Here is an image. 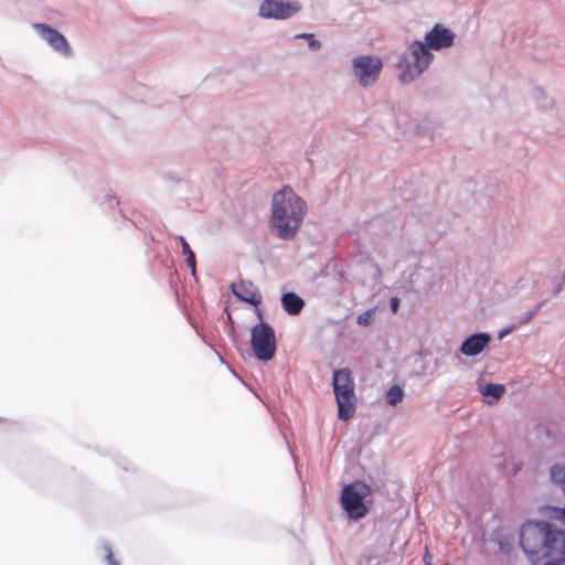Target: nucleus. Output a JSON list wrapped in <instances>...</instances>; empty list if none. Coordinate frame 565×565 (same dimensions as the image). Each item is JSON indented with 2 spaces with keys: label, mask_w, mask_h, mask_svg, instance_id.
Masks as SVG:
<instances>
[{
  "label": "nucleus",
  "mask_w": 565,
  "mask_h": 565,
  "mask_svg": "<svg viewBox=\"0 0 565 565\" xmlns=\"http://www.w3.org/2000/svg\"><path fill=\"white\" fill-rule=\"evenodd\" d=\"M520 544L527 557L537 563L565 554V531L545 521H529L520 531Z\"/></svg>",
  "instance_id": "nucleus-1"
},
{
  "label": "nucleus",
  "mask_w": 565,
  "mask_h": 565,
  "mask_svg": "<svg viewBox=\"0 0 565 565\" xmlns=\"http://www.w3.org/2000/svg\"><path fill=\"white\" fill-rule=\"evenodd\" d=\"M307 213L306 202L290 186L273 196L270 226L280 238H292Z\"/></svg>",
  "instance_id": "nucleus-2"
},
{
  "label": "nucleus",
  "mask_w": 565,
  "mask_h": 565,
  "mask_svg": "<svg viewBox=\"0 0 565 565\" xmlns=\"http://www.w3.org/2000/svg\"><path fill=\"white\" fill-rule=\"evenodd\" d=\"M433 57V53L424 42H412L408 46V53L404 54L398 63L401 81L409 83L420 76L428 68Z\"/></svg>",
  "instance_id": "nucleus-3"
},
{
  "label": "nucleus",
  "mask_w": 565,
  "mask_h": 565,
  "mask_svg": "<svg viewBox=\"0 0 565 565\" xmlns=\"http://www.w3.org/2000/svg\"><path fill=\"white\" fill-rule=\"evenodd\" d=\"M354 380L349 369H340L333 373V391L338 404V416L342 420L350 419L355 412Z\"/></svg>",
  "instance_id": "nucleus-4"
},
{
  "label": "nucleus",
  "mask_w": 565,
  "mask_h": 565,
  "mask_svg": "<svg viewBox=\"0 0 565 565\" xmlns=\"http://www.w3.org/2000/svg\"><path fill=\"white\" fill-rule=\"evenodd\" d=\"M371 493L370 487L361 481L347 484L342 489L341 503L351 519L359 520L369 512L364 499Z\"/></svg>",
  "instance_id": "nucleus-5"
},
{
  "label": "nucleus",
  "mask_w": 565,
  "mask_h": 565,
  "mask_svg": "<svg viewBox=\"0 0 565 565\" xmlns=\"http://www.w3.org/2000/svg\"><path fill=\"white\" fill-rule=\"evenodd\" d=\"M250 344L255 356L262 361H269L276 352V338L274 329L260 322L252 328Z\"/></svg>",
  "instance_id": "nucleus-6"
},
{
  "label": "nucleus",
  "mask_w": 565,
  "mask_h": 565,
  "mask_svg": "<svg viewBox=\"0 0 565 565\" xmlns=\"http://www.w3.org/2000/svg\"><path fill=\"white\" fill-rule=\"evenodd\" d=\"M382 66V61L377 56H359L353 61L354 74L364 87L377 81Z\"/></svg>",
  "instance_id": "nucleus-7"
},
{
  "label": "nucleus",
  "mask_w": 565,
  "mask_h": 565,
  "mask_svg": "<svg viewBox=\"0 0 565 565\" xmlns=\"http://www.w3.org/2000/svg\"><path fill=\"white\" fill-rule=\"evenodd\" d=\"M300 10V3L295 0H264L259 8V14L267 19L285 20Z\"/></svg>",
  "instance_id": "nucleus-8"
},
{
  "label": "nucleus",
  "mask_w": 565,
  "mask_h": 565,
  "mask_svg": "<svg viewBox=\"0 0 565 565\" xmlns=\"http://www.w3.org/2000/svg\"><path fill=\"white\" fill-rule=\"evenodd\" d=\"M456 34L441 23H436L433 29L425 35L424 44L429 50L440 51L454 45Z\"/></svg>",
  "instance_id": "nucleus-9"
},
{
  "label": "nucleus",
  "mask_w": 565,
  "mask_h": 565,
  "mask_svg": "<svg viewBox=\"0 0 565 565\" xmlns=\"http://www.w3.org/2000/svg\"><path fill=\"white\" fill-rule=\"evenodd\" d=\"M34 28L54 50L66 56L71 54L68 42L62 33L43 23H36Z\"/></svg>",
  "instance_id": "nucleus-10"
},
{
  "label": "nucleus",
  "mask_w": 565,
  "mask_h": 565,
  "mask_svg": "<svg viewBox=\"0 0 565 565\" xmlns=\"http://www.w3.org/2000/svg\"><path fill=\"white\" fill-rule=\"evenodd\" d=\"M231 289L237 298L245 302L254 306H258L262 302V295L253 282L239 281L232 284Z\"/></svg>",
  "instance_id": "nucleus-11"
},
{
  "label": "nucleus",
  "mask_w": 565,
  "mask_h": 565,
  "mask_svg": "<svg viewBox=\"0 0 565 565\" xmlns=\"http://www.w3.org/2000/svg\"><path fill=\"white\" fill-rule=\"evenodd\" d=\"M489 342L490 335L487 333L472 334L462 342L460 351L467 356H475L481 353Z\"/></svg>",
  "instance_id": "nucleus-12"
},
{
  "label": "nucleus",
  "mask_w": 565,
  "mask_h": 565,
  "mask_svg": "<svg viewBox=\"0 0 565 565\" xmlns=\"http://www.w3.org/2000/svg\"><path fill=\"white\" fill-rule=\"evenodd\" d=\"M284 309L289 315H298L303 308V300L294 292H287L281 298Z\"/></svg>",
  "instance_id": "nucleus-13"
},
{
  "label": "nucleus",
  "mask_w": 565,
  "mask_h": 565,
  "mask_svg": "<svg viewBox=\"0 0 565 565\" xmlns=\"http://www.w3.org/2000/svg\"><path fill=\"white\" fill-rule=\"evenodd\" d=\"M505 392V387L502 384H487L481 388V394L487 397H492L498 401Z\"/></svg>",
  "instance_id": "nucleus-14"
},
{
  "label": "nucleus",
  "mask_w": 565,
  "mask_h": 565,
  "mask_svg": "<svg viewBox=\"0 0 565 565\" xmlns=\"http://www.w3.org/2000/svg\"><path fill=\"white\" fill-rule=\"evenodd\" d=\"M403 397H404V392H403L402 387H399L398 385L391 386L386 393L387 403L392 406H395L399 402H402Z\"/></svg>",
  "instance_id": "nucleus-15"
},
{
  "label": "nucleus",
  "mask_w": 565,
  "mask_h": 565,
  "mask_svg": "<svg viewBox=\"0 0 565 565\" xmlns=\"http://www.w3.org/2000/svg\"><path fill=\"white\" fill-rule=\"evenodd\" d=\"M551 477L553 481L558 483L562 490L565 492V466L563 465H554L551 468Z\"/></svg>",
  "instance_id": "nucleus-16"
},
{
  "label": "nucleus",
  "mask_w": 565,
  "mask_h": 565,
  "mask_svg": "<svg viewBox=\"0 0 565 565\" xmlns=\"http://www.w3.org/2000/svg\"><path fill=\"white\" fill-rule=\"evenodd\" d=\"M182 254L184 256V263L188 268L191 269V274L195 276L196 267H195V255L193 249H182Z\"/></svg>",
  "instance_id": "nucleus-17"
},
{
  "label": "nucleus",
  "mask_w": 565,
  "mask_h": 565,
  "mask_svg": "<svg viewBox=\"0 0 565 565\" xmlns=\"http://www.w3.org/2000/svg\"><path fill=\"white\" fill-rule=\"evenodd\" d=\"M356 321L360 326H363V327L370 326L373 321V311L372 310L364 311L363 313L358 316Z\"/></svg>",
  "instance_id": "nucleus-18"
},
{
  "label": "nucleus",
  "mask_w": 565,
  "mask_h": 565,
  "mask_svg": "<svg viewBox=\"0 0 565 565\" xmlns=\"http://www.w3.org/2000/svg\"><path fill=\"white\" fill-rule=\"evenodd\" d=\"M105 552H106V559L108 562V565H119L109 546L105 547Z\"/></svg>",
  "instance_id": "nucleus-19"
},
{
  "label": "nucleus",
  "mask_w": 565,
  "mask_h": 565,
  "mask_svg": "<svg viewBox=\"0 0 565 565\" xmlns=\"http://www.w3.org/2000/svg\"><path fill=\"white\" fill-rule=\"evenodd\" d=\"M544 565H565V554L563 556L548 558Z\"/></svg>",
  "instance_id": "nucleus-20"
},
{
  "label": "nucleus",
  "mask_w": 565,
  "mask_h": 565,
  "mask_svg": "<svg viewBox=\"0 0 565 565\" xmlns=\"http://www.w3.org/2000/svg\"><path fill=\"white\" fill-rule=\"evenodd\" d=\"M398 306H399V300H398V298H397V297H393V298L391 299V309H392V311H393L394 313H396V312H397Z\"/></svg>",
  "instance_id": "nucleus-21"
},
{
  "label": "nucleus",
  "mask_w": 565,
  "mask_h": 565,
  "mask_svg": "<svg viewBox=\"0 0 565 565\" xmlns=\"http://www.w3.org/2000/svg\"><path fill=\"white\" fill-rule=\"evenodd\" d=\"M309 46L312 50H317L320 47V42L318 40H315L313 36L310 39Z\"/></svg>",
  "instance_id": "nucleus-22"
},
{
  "label": "nucleus",
  "mask_w": 565,
  "mask_h": 565,
  "mask_svg": "<svg viewBox=\"0 0 565 565\" xmlns=\"http://www.w3.org/2000/svg\"><path fill=\"white\" fill-rule=\"evenodd\" d=\"M179 241H180L182 247H184V248L189 247V244L184 241V238L180 237Z\"/></svg>",
  "instance_id": "nucleus-23"
},
{
  "label": "nucleus",
  "mask_w": 565,
  "mask_h": 565,
  "mask_svg": "<svg viewBox=\"0 0 565 565\" xmlns=\"http://www.w3.org/2000/svg\"><path fill=\"white\" fill-rule=\"evenodd\" d=\"M312 36H313L312 34H308V33L298 35V38H303V39H311Z\"/></svg>",
  "instance_id": "nucleus-24"
},
{
  "label": "nucleus",
  "mask_w": 565,
  "mask_h": 565,
  "mask_svg": "<svg viewBox=\"0 0 565 565\" xmlns=\"http://www.w3.org/2000/svg\"><path fill=\"white\" fill-rule=\"evenodd\" d=\"M427 556H428L427 554L424 556L425 561H429V557H427Z\"/></svg>",
  "instance_id": "nucleus-25"
}]
</instances>
